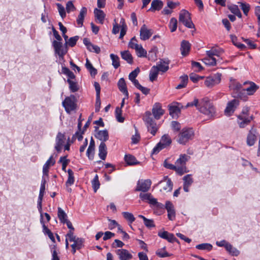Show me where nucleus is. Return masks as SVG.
I'll use <instances>...</instances> for the list:
<instances>
[{"label": "nucleus", "instance_id": "nucleus-1", "mask_svg": "<svg viewBox=\"0 0 260 260\" xmlns=\"http://www.w3.org/2000/svg\"><path fill=\"white\" fill-rule=\"evenodd\" d=\"M198 110L202 113L209 117H212L215 113L214 106L207 98H204L200 101Z\"/></svg>", "mask_w": 260, "mask_h": 260}, {"label": "nucleus", "instance_id": "nucleus-2", "mask_svg": "<svg viewBox=\"0 0 260 260\" xmlns=\"http://www.w3.org/2000/svg\"><path fill=\"white\" fill-rule=\"evenodd\" d=\"M143 120L145 122L148 131H149L152 135L154 136L158 129V126L153 120L151 113L150 111L145 112L143 117Z\"/></svg>", "mask_w": 260, "mask_h": 260}, {"label": "nucleus", "instance_id": "nucleus-3", "mask_svg": "<svg viewBox=\"0 0 260 260\" xmlns=\"http://www.w3.org/2000/svg\"><path fill=\"white\" fill-rule=\"evenodd\" d=\"M190 158V156L186 154H181L179 158L175 162L177 168V173L180 175L188 172L186 167V163Z\"/></svg>", "mask_w": 260, "mask_h": 260}, {"label": "nucleus", "instance_id": "nucleus-4", "mask_svg": "<svg viewBox=\"0 0 260 260\" xmlns=\"http://www.w3.org/2000/svg\"><path fill=\"white\" fill-rule=\"evenodd\" d=\"M194 136V132L192 128H184L178 135L177 142L182 145H185L189 140H191Z\"/></svg>", "mask_w": 260, "mask_h": 260}, {"label": "nucleus", "instance_id": "nucleus-5", "mask_svg": "<svg viewBox=\"0 0 260 260\" xmlns=\"http://www.w3.org/2000/svg\"><path fill=\"white\" fill-rule=\"evenodd\" d=\"M179 21V23H182L188 28H191L194 27V25L191 19L190 14L185 10H182L180 11Z\"/></svg>", "mask_w": 260, "mask_h": 260}, {"label": "nucleus", "instance_id": "nucleus-6", "mask_svg": "<svg viewBox=\"0 0 260 260\" xmlns=\"http://www.w3.org/2000/svg\"><path fill=\"white\" fill-rule=\"evenodd\" d=\"M171 142V139L169 135H164L162 136L160 142L153 149L152 153H158L161 150L170 145Z\"/></svg>", "mask_w": 260, "mask_h": 260}, {"label": "nucleus", "instance_id": "nucleus-7", "mask_svg": "<svg viewBox=\"0 0 260 260\" xmlns=\"http://www.w3.org/2000/svg\"><path fill=\"white\" fill-rule=\"evenodd\" d=\"M62 105L66 111L68 113H70L71 111L75 110L76 107L75 96L71 95L70 96L66 98L62 102Z\"/></svg>", "mask_w": 260, "mask_h": 260}, {"label": "nucleus", "instance_id": "nucleus-8", "mask_svg": "<svg viewBox=\"0 0 260 260\" xmlns=\"http://www.w3.org/2000/svg\"><path fill=\"white\" fill-rule=\"evenodd\" d=\"M53 46L54 48L55 53L60 58H63V56L67 53V47L63 46L62 43L57 41L53 42Z\"/></svg>", "mask_w": 260, "mask_h": 260}, {"label": "nucleus", "instance_id": "nucleus-9", "mask_svg": "<svg viewBox=\"0 0 260 260\" xmlns=\"http://www.w3.org/2000/svg\"><path fill=\"white\" fill-rule=\"evenodd\" d=\"M221 74L217 73L207 77L205 81V85L208 87H211L218 84L221 81Z\"/></svg>", "mask_w": 260, "mask_h": 260}, {"label": "nucleus", "instance_id": "nucleus-10", "mask_svg": "<svg viewBox=\"0 0 260 260\" xmlns=\"http://www.w3.org/2000/svg\"><path fill=\"white\" fill-rule=\"evenodd\" d=\"M140 198L143 201H148L150 204L156 205L158 208H163L164 205L161 203H158L157 200L152 197L150 193H141Z\"/></svg>", "mask_w": 260, "mask_h": 260}, {"label": "nucleus", "instance_id": "nucleus-11", "mask_svg": "<svg viewBox=\"0 0 260 260\" xmlns=\"http://www.w3.org/2000/svg\"><path fill=\"white\" fill-rule=\"evenodd\" d=\"M159 184L161 186V191L168 192L172 190L173 183L168 176L164 177L163 180L159 182Z\"/></svg>", "mask_w": 260, "mask_h": 260}, {"label": "nucleus", "instance_id": "nucleus-12", "mask_svg": "<svg viewBox=\"0 0 260 260\" xmlns=\"http://www.w3.org/2000/svg\"><path fill=\"white\" fill-rule=\"evenodd\" d=\"M151 185V181L150 179L139 180L138 182L136 191L146 192L148 191Z\"/></svg>", "mask_w": 260, "mask_h": 260}, {"label": "nucleus", "instance_id": "nucleus-13", "mask_svg": "<svg viewBox=\"0 0 260 260\" xmlns=\"http://www.w3.org/2000/svg\"><path fill=\"white\" fill-rule=\"evenodd\" d=\"M243 85L247 86L243 88L242 91H246L249 95H253L259 88L254 82L250 81H246L244 82Z\"/></svg>", "mask_w": 260, "mask_h": 260}, {"label": "nucleus", "instance_id": "nucleus-14", "mask_svg": "<svg viewBox=\"0 0 260 260\" xmlns=\"http://www.w3.org/2000/svg\"><path fill=\"white\" fill-rule=\"evenodd\" d=\"M153 34L151 29H148L145 24H143L140 28V37L142 40H148Z\"/></svg>", "mask_w": 260, "mask_h": 260}, {"label": "nucleus", "instance_id": "nucleus-15", "mask_svg": "<svg viewBox=\"0 0 260 260\" xmlns=\"http://www.w3.org/2000/svg\"><path fill=\"white\" fill-rule=\"evenodd\" d=\"M229 88L231 90L234 91L237 94V96L242 98V85L240 83L235 81H231L229 84Z\"/></svg>", "mask_w": 260, "mask_h": 260}, {"label": "nucleus", "instance_id": "nucleus-16", "mask_svg": "<svg viewBox=\"0 0 260 260\" xmlns=\"http://www.w3.org/2000/svg\"><path fill=\"white\" fill-rule=\"evenodd\" d=\"M120 260H130L133 258L132 254L126 249H119L115 251Z\"/></svg>", "mask_w": 260, "mask_h": 260}, {"label": "nucleus", "instance_id": "nucleus-17", "mask_svg": "<svg viewBox=\"0 0 260 260\" xmlns=\"http://www.w3.org/2000/svg\"><path fill=\"white\" fill-rule=\"evenodd\" d=\"M252 116H247L246 114L243 113L242 114L238 116V123L240 127L243 128L252 120Z\"/></svg>", "mask_w": 260, "mask_h": 260}, {"label": "nucleus", "instance_id": "nucleus-18", "mask_svg": "<svg viewBox=\"0 0 260 260\" xmlns=\"http://www.w3.org/2000/svg\"><path fill=\"white\" fill-rule=\"evenodd\" d=\"M65 140L66 138L64 135L59 132L57 134L55 139L56 145L55 148L57 152H60L61 151L62 146L64 143Z\"/></svg>", "mask_w": 260, "mask_h": 260}, {"label": "nucleus", "instance_id": "nucleus-19", "mask_svg": "<svg viewBox=\"0 0 260 260\" xmlns=\"http://www.w3.org/2000/svg\"><path fill=\"white\" fill-rule=\"evenodd\" d=\"M239 105V101L236 99L230 102L225 109V114L228 116H230L234 113L237 106Z\"/></svg>", "mask_w": 260, "mask_h": 260}, {"label": "nucleus", "instance_id": "nucleus-20", "mask_svg": "<svg viewBox=\"0 0 260 260\" xmlns=\"http://www.w3.org/2000/svg\"><path fill=\"white\" fill-rule=\"evenodd\" d=\"M152 112L154 118L156 119H159L164 114V111L162 109L159 103H155L153 106Z\"/></svg>", "mask_w": 260, "mask_h": 260}, {"label": "nucleus", "instance_id": "nucleus-21", "mask_svg": "<svg viewBox=\"0 0 260 260\" xmlns=\"http://www.w3.org/2000/svg\"><path fill=\"white\" fill-rule=\"evenodd\" d=\"M158 235L160 238L167 240L169 242H178V240L175 237L173 234L169 233L167 231L159 232L158 233Z\"/></svg>", "mask_w": 260, "mask_h": 260}, {"label": "nucleus", "instance_id": "nucleus-22", "mask_svg": "<svg viewBox=\"0 0 260 260\" xmlns=\"http://www.w3.org/2000/svg\"><path fill=\"white\" fill-rule=\"evenodd\" d=\"M165 208L168 212V216L170 220H173L175 218V211L173 204L170 201H167Z\"/></svg>", "mask_w": 260, "mask_h": 260}, {"label": "nucleus", "instance_id": "nucleus-23", "mask_svg": "<svg viewBox=\"0 0 260 260\" xmlns=\"http://www.w3.org/2000/svg\"><path fill=\"white\" fill-rule=\"evenodd\" d=\"M117 85L119 90L123 93L126 98H128V92L125 80L123 78H121L119 80Z\"/></svg>", "mask_w": 260, "mask_h": 260}, {"label": "nucleus", "instance_id": "nucleus-24", "mask_svg": "<svg viewBox=\"0 0 260 260\" xmlns=\"http://www.w3.org/2000/svg\"><path fill=\"white\" fill-rule=\"evenodd\" d=\"M128 98H126V96H124V98L122 99V102L121 103V108L117 107L115 110V116L117 120L119 122H123L124 121V118L121 116L122 114V110L121 108L123 106L124 104V101L125 99H127Z\"/></svg>", "mask_w": 260, "mask_h": 260}, {"label": "nucleus", "instance_id": "nucleus-25", "mask_svg": "<svg viewBox=\"0 0 260 260\" xmlns=\"http://www.w3.org/2000/svg\"><path fill=\"white\" fill-rule=\"evenodd\" d=\"M169 61L160 60L157 63L156 65L155 66L156 68L158 69V70L159 72L165 73L167 72L169 69Z\"/></svg>", "mask_w": 260, "mask_h": 260}, {"label": "nucleus", "instance_id": "nucleus-26", "mask_svg": "<svg viewBox=\"0 0 260 260\" xmlns=\"http://www.w3.org/2000/svg\"><path fill=\"white\" fill-rule=\"evenodd\" d=\"M72 242H74V243L71 245V247L72 248V252L74 254L76 252V250H79L82 248L83 240L81 238H77Z\"/></svg>", "mask_w": 260, "mask_h": 260}, {"label": "nucleus", "instance_id": "nucleus-27", "mask_svg": "<svg viewBox=\"0 0 260 260\" xmlns=\"http://www.w3.org/2000/svg\"><path fill=\"white\" fill-rule=\"evenodd\" d=\"M87 10L86 8L82 7L81 8L76 20L77 23L79 27L82 26L84 17L87 14Z\"/></svg>", "mask_w": 260, "mask_h": 260}, {"label": "nucleus", "instance_id": "nucleus-28", "mask_svg": "<svg viewBox=\"0 0 260 260\" xmlns=\"http://www.w3.org/2000/svg\"><path fill=\"white\" fill-rule=\"evenodd\" d=\"M107 154V147L105 143L101 142L99 147V156L102 159H106Z\"/></svg>", "mask_w": 260, "mask_h": 260}, {"label": "nucleus", "instance_id": "nucleus-29", "mask_svg": "<svg viewBox=\"0 0 260 260\" xmlns=\"http://www.w3.org/2000/svg\"><path fill=\"white\" fill-rule=\"evenodd\" d=\"M55 162V160L53 158L52 156H50L49 159L44 164L43 168V173L44 175H48L49 169L50 166H53Z\"/></svg>", "mask_w": 260, "mask_h": 260}, {"label": "nucleus", "instance_id": "nucleus-30", "mask_svg": "<svg viewBox=\"0 0 260 260\" xmlns=\"http://www.w3.org/2000/svg\"><path fill=\"white\" fill-rule=\"evenodd\" d=\"M190 44H189V43L188 41L183 40L181 42V54L183 56H185L188 53V52L190 50Z\"/></svg>", "mask_w": 260, "mask_h": 260}, {"label": "nucleus", "instance_id": "nucleus-31", "mask_svg": "<svg viewBox=\"0 0 260 260\" xmlns=\"http://www.w3.org/2000/svg\"><path fill=\"white\" fill-rule=\"evenodd\" d=\"M163 6V3L160 0H153L151 4V8L149 11H155L160 10Z\"/></svg>", "mask_w": 260, "mask_h": 260}, {"label": "nucleus", "instance_id": "nucleus-32", "mask_svg": "<svg viewBox=\"0 0 260 260\" xmlns=\"http://www.w3.org/2000/svg\"><path fill=\"white\" fill-rule=\"evenodd\" d=\"M177 105L171 106L169 107L170 115L173 118L177 117L180 112V104L177 103Z\"/></svg>", "mask_w": 260, "mask_h": 260}, {"label": "nucleus", "instance_id": "nucleus-33", "mask_svg": "<svg viewBox=\"0 0 260 260\" xmlns=\"http://www.w3.org/2000/svg\"><path fill=\"white\" fill-rule=\"evenodd\" d=\"M94 14L95 18L98 20L101 24H103L105 17V14L102 10L95 8L94 10Z\"/></svg>", "mask_w": 260, "mask_h": 260}, {"label": "nucleus", "instance_id": "nucleus-34", "mask_svg": "<svg viewBox=\"0 0 260 260\" xmlns=\"http://www.w3.org/2000/svg\"><path fill=\"white\" fill-rule=\"evenodd\" d=\"M96 137L102 141V142L105 143L109 138L108 132L107 130L100 131L98 132Z\"/></svg>", "mask_w": 260, "mask_h": 260}, {"label": "nucleus", "instance_id": "nucleus-35", "mask_svg": "<svg viewBox=\"0 0 260 260\" xmlns=\"http://www.w3.org/2000/svg\"><path fill=\"white\" fill-rule=\"evenodd\" d=\"M121 56L123 59L126 61L128 63L132 64L133 58L132 54L128 51H124L121 52Z\"/></svg>", "mask_w": 260, "mask_h": 260}, {"label": "nucleus", "instance_id": "nucleus-36", "mask_svg": "<svg viewBox=\"0 0 260 260\" xmlns=\"http://www.w3.org/2000/svg\"><path fill=\"white\" fill-rule=\"evenodd\" d=\"M57 209V216L59 220L61 222L65 223V221L68 220L67 214L60 207H58Z\"/></svg>", "mask_w": 260, "mask_h": 260}, {"label": "nucleus", "instance_id": "nucleus-37", "mask_svg": "<svg viewBox=\"0 0 260 260\" xmlns=\"http://www.w3.org/2000/svg\"><path fill=\"white\" fill-rule=\"evenodd\" d=\"M204 63L209 66H215L216 64V59L214 57L207 55V56L202 59Z\"/></svg>", "mask_w": 260, "mask_h": 260}, {"label": "nucleus", "instance_id": "nucleus-38", "mask_svg": "<svg viewBox=\"0 0 260 260\" xmlns=\"http://www.w3.org/2000/svg\"><path fill=\"white\" fill-rule=\"evenodd\" d=\"M256 140V136L252 131H249L247 137V144L250 146L254 145Z\"/></svg>", "mask_w": 260, "mask_h": 260}, {"label": "nucleus", "instance_id": "nucleus-39", "mask_svg": "<svg viewBox=\"0 0 260 260\" xmlns=\"http://www.w3.org/2000/svg\"><path fill=\"white\" fill-rule=\"evenodd\" d=\"M223 52V50L221 49H216L215 48H212L211 50L206 51L207 55L219 56V55Z\"/></svg>", "mask_w": 260, "mask_h": 260}, {"label": "nucleus", "instance_id": "nucleus-40", "mask_svg": "<svg viewBox=\"0 0 260 260\" xmlns=\"http://www.w3.org/2000/svg\"><path fill=\"white\" fill-rule=\"evenodd\" d=\"M159 72L158 69L155 66L152 67L149 73V79L151 82L156 79Z\"/></svg>", "mask_w": 260, "mask_h": 260}, {"label": "nucleus", "instance_id": "nucleus-41", "mask_svg": "<svg viewBox=\"0 0 260 260\" xmlns=\"http://www.w3.org/2000/svg\"><path fill=\"white\" fill-rule=\"evenodd\" d=\"M85 67L90 72L91 76H94L97 74L96 69L93 67L92 64L90 62L89 60L87 58L86 60Z\"/></svg>", "mask_w": 260, "mask_h": 260}, {"label": "nucleus", "instance_id": "nucleus-42", "mask_svg": "<svg viewBox=\"0 0 260 260\" xmlns=\"http://www.w3.org/2000/svg\"><path fill=\"white\" fill-rule=\"evenodd\" d=\"M225 249L231 254L234 256H237L240 253L239 251L229 243L226 244Z\"/></svg>", "mask_w": 260, "mask_h": 260}, {"label": "nucleus", "instance_id": "nucleus-43", "mask_svg": "<svg viewBox=\"0 0 260 260\" xmlns=\"http://www.w3.org/2000/svg\"><path fill=\"white\" fill-rule=\"evenodd\" d=\"M180 83L176 87V88L177 89H181L186 87L188 82V77L187 75H184L180 77Z\"/></svg>", "mask_w": 260, "mask_h": 260}, {"label": "nucleus", "instance_id": "nucleus-44", "mask_svg": "<svg viewBox=\"0 0 260 260\" xmlns=\"http://www.w3.org/2000/svg\"><path fill=\"white\" fill-rule=\"evenodd\" d=\"M124 159L125 161L128 165H134L139 163L136 158L131 155H125Z\"/></svg>", "mask_w": 260, "mask_h": 260}, {"label": "nucleus", "instance_id": "nucleus-45", "mask_svg": "<svg viewBox=\"0 0 260 260\" xmlns=\"http://www.w3.org/2000/svg\"><path fill=\"white\" fill-rule=\"evenodd\" d=\"M228 8L232 13L237 15L239 18L242 17V14L240 12V11L237 5L229 6H228Z\"/></svg>", "mask_w": 260, "mask_h": 260}, {"label": "nucleus", "instance_id": "nucleus-46", "mask_svg": "<svg viewBox=\"0 0 260 260\" xmlns=\"http://www.w3.org/2000/svg\"><path fill=\"white\" fill-rule=\"evenodd\" d=\"M110 58L112 60L113 66L115 69H117L120 66L119 57L114 54H111Z\"/></svg>", "mask_w": 260, "mask_h": 260}, {"label": "nucleus", "instance_id": "nucleus-47", "mask_svg": "<svg viewBox=\"0 0 260 260\" xmlns=\"http://www.w3.org/2000/svg\"><path fill=\"white\" fill-rule=\"evenodd\" d=\"M68 179L66 182V185H71L74 183V173L71 169H68Z\"/></svg>", "mask_w": 260, "mask_h": 260}, {"label": "nucleus", "instance_id": "nucleus-48", "mask_svg": "<svg viewBox=\"0 0 260 260\" xmlns=\"http://www.w3.org/2000/svg\"><path fill=\"white\" fill-rule=\"evenodd\" d=\"M196 248L200 250H207L210 251L212 248V245L209 243H202L196 245Z\"/></svg>", "mask_w": 260, "mask_h": 260}, {"label": "nucleus", "instance_id": "nucleus-49", "mask_svg": "<svg viewBox=\"0 0 260 260\" xmlns=\"http://www.w3.org/2000/svg\"><path fill=\"white\" fill-rule=\"evenodd\" d=\"M92 186L93 188L94 191L96 192L97 190L99 188L100 183L99 181V177L96 175L92 181Z\"/></svg>", "mask_w": 260, "mask_h": 260}, {"label": "nucleus", "instance_id": "nucleus-50", "mask_svg": "<svg viewBox=\"0 0 260 260\" xmlns=\"http://www.w3.org/2000/svg\"><path fill=\"white\" fill-rule=\"evenodd\" d=\"M67 82L69 84L70 89H71V90L72 92H74L78 91V90L79 89V88L78 87V85L76 82L71 80L70 79H68L67 80Z\"/></svg>", "mask_w": 260, "mask_h": 260}, {"label": "nucleus", "instance_id": "nucleus-51", "mask_svg": "<svg viewBox=\"0 0 260 260\" xmlns=\"http://www.w3.org/2000/svg\"><path fill=\"white\" fill-rule=\"evenodd\" d=\"M122 214L124 218L127 220L131 223L135 220V218L132 213L127 212H123Z\"/></svg>", "mask_w": 260, "mask_h": 260}, {"label": "nucleus", "instance_id": "nucleus-52", "mask_svg": "<svg viewBox=\"0 0 260 260\" xmlns=\"http://www.w3.org/2000/svg\"><path fill=\"white\" fill-rule=\"evenodd\" d=\"M43 227L44 233L48 236L52 242H55V238L51 231L45 224H43Z\"/></svg>", "mask_w": 260, "mask_h": 260}, {"label": "nucleus", "instance_id": "nucleus-53", "mask_svg": "<svg viewBox=\"0 0 260 260\" xmlns=\"http://www.w3.org/2000/svg\"><path fill=\"white\" fill-rule=\"evenodd\" d=\"M169 27L171 32L175 31L177 27V20L175 18H172L170 20Z\"/></svg>", "mask_w": 260, "mask_h": 260}, {"label": "nucleus", "instance_id": "nucleus-54", "mask_svg": "<svg viewBox=\"0 0 260 260\" xmlns=\"http://www.w3.org/2000/svg\"><path fill=\"white\" fill-rule=\"evenodd\" d=\"M166 247H164L163 248L158 249L156 251V254L159 256L160 257H169L171 256V254L168 253L165 250Z\"/></svg>", "mask_w": 260, "mask_h": 260}, {"label": "nucleus", "instance_id": "nucleus-55", "mask_svg": "<svg viewBox=\"0 0 260 260\" xmlns=\"http://www.w3.org/2000/svg\"><path fill=\"white\" fill-rule=\"evenodd\" d=\"M62 72L67 75L70 79H74L75 78V76L74 73L71 71L68 68L62 67Z\"/></svg>", "mask_w": 260, "mask_h": 260}, {"label": "nucleus", "instance_id": "nucleus-56", "mask_svg": "<svg viewBox=\"0 0 260 260\" xmlns=\"http://www.w3.org/2000/svg\"><path fill=\"white\" fill-rule=\"evenodd\" d=\"M78 39L79 37L77 36L71 37L69 39L68 42H66L65 45L67 46V44H68L71 47H74L76 45Z\"/></svg>", "mask_w": 260, "mask_h": 260}, {"label": "nucleus", "instance_id": "nucleus-57", "mask_svg": "<svg viewBox=\"0 0 260 260\" xmlns=\"http://www.w3.org/2000/svg\"><path fill=\"white\" fill-rule=\"evenodd\" d=\"M137 55L140 57H146L147 51L143 48L141 45L139 49L136 51Z\"/></svg>", "mask_w": 260, "mask_h": 260}, {"label": "nucleus", "instance_id": "nucleus-58", "mask_svg": "<svg viewBox=\"0 0 260 260\" xmlns=\"http://www.w3.org/2000/svg\"><path fill=\"white\" fill-rule=\"evenodd\" d=\"M140 70L139 68H137L135 70L132 71L128 76V79L132 81L136 79L139 73H140Z\"/></svg>", "mask_w": 260, "mask_h": 260}, {"label": "nucleus", "instance_id": "nucleus-59", "mask_svg": "<svg viewBox=\"0 0 260 260\" xmlns=\"http://www.w3.org/2000/svg\"><path fill=\"white\" fill-rule=\"evenodd\" d=\"M94 150L95 147H88L87 148L86 154L88 158L90 160L93 159Z\"/></svg>", "mask_w": 260, "mask_h": 260}, {"label": "nucleus", "instance_id": "nucleus-60", "mask_svg": "<svg viewBox=\"0 0 260 260\" xmlns=\"http://www.w3.org/2000/svg\"><path fill=\"white\" fill-rule=\"evenodd\" d=\"M56 5L57 7V9H58V11L59 13V15H60V16L62 18H64L66 16L64 7L62 6L60 4H59V3L57 4Z\"/></svg>", "mask_w": 260, "mask_h": 260}, {"label": "nucleus", "instance_id": "nucleus-61", "mask_svg": "<svg viewBox=\"0 0 260 260\" xmlns=\"http://www.w3.org/2000/svg\"><path fill=\"white\" fill-rule=\"evenodd\" d=\"M183 180L184 181L183 185L190 186L193 182V180L192 178L191 177V175H187L183 177Z\"/></svg>", "mask_w": 260, "mask_h": 260}, {"label": "nucleus", "instance_id": "nucleus-62", "mask_svg": "<svg viewBox=\"0 0 260 260\" xmlns=\"http://www.w3.org/2000/svg\"><path fill=\"white\" fill-rule=\"evenodd\" d=\"M76 8L73 4L72 1H69L66 4V11L67 13H69L71 12L75 11Z\"/></svg>", "mask_w": 260, "mask_h": 260}, {"label": "nucleus", "instance_id": "nucleus-63", "mask_svg": "<svg viewBox=\"0 0 260 260\" xmlns=\"http://www.w3.org/2000/svg\"><path fill=\"white\" fill-rule=\"evenodd\" d=\"M164 166L167 169L175 170L177 173V168L176 165H172L167 162V160H165L164 162Z\"/></svg>", "mask_w": 260, "mask_h": 260}, {"label": "nucleus", "instance_id": "nucleus-64", "mask_svg": "<svg viewBox=\"0 0 260 260\" xmlns=\"http://www.w3.org/2000/svg\"><path fill=\"white\" fill-rule=\"evenodd\" d=\"M244 14L247 15L249 11L250 6L246 3H239Z\"/></svg>", "mask_w": 260, "mask_h": 260}]
</instances>
